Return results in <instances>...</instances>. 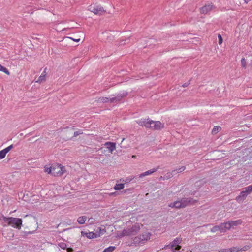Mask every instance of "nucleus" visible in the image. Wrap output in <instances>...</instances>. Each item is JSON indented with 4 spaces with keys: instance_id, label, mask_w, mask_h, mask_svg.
<instances>
[{
    "instance_id": "32",
    "label": "nucleus",
    "mask_w": 252,
    "mask_h": 252,
    "mask_svg": "<svg viewBox=\"0 0 252 252\" xmlns=\"http://www.w3.org/2000/svg\"><path fill=\"white\" fill-rule=\"evenodd\" d=\"M185 169V166H182L180 168L176 169L175 170L172 171V172H175V171H176L177 173H180L184 171Z\"/></svg>"
},
{
    "instance_id": "13",
    "label": "nucleus",
    "mask_w": 252,
    "mask_h": 252,
    "mask_svg": "<svg viewBox=\"0 0 252 252\" xmlns=\"http://www.w3.org/2000/svg\"><path fill=\"white\" fill-rule=\"evenodd\" d=\"M106 148L108 149L109 152L110 153H112L116 149V144L113 142H107L105 143Z\"/></svg>"
},
{
    "instance_id": "5",
    "label": "nucleus",
    "mask_w": 252,
    "mask_h": 252,
    "mask_svg": "<svg viewBox=\"0 0 252 252\" xmlns=\"http://www.w3.org/2000/svg\"><path fill=\"white\" fill-rule=\"evenodd\" d=\"M87 9L94 14L98 15H101L105 12V10L101 5L96 4L90 5Z\"/></svg>"
},
{
    "instance_id": "37",
    "label": "nucleus",
    "mask_w": 252,
    "mask_h": 252,
    "mask_svg": "<svg viewBox=\"0 0 252 252\" xmlns=\"http://www.w3.org/2000/svg\"><path fill=\"white\" fill-rule=\"evenodd\" d=\"M70 39H71V40H72L73 41H74L75 42H78L80 41V38H78V39H75V38H73L72 37H69Z\"/></svg>"
},
{
    "instance_id": "18",
    "label": "nucleus",
    "mask_w": 252,
    "mask_h": 252,
    "mask_svg": "<svg viewBox=\"0 0 252 252\" xmlns=\"http://www.w3.org/2000/svg\"><path fill=\"white\" fill-rule=\"evenodd\" d=\"M46 72L44 70L38 77V79L36 81V82L38 83H41L46 80Z\"/></svg>"
},
{
    "instance_id": "36",
    "label": "nucleus",
    "mask_w": 252,
    "mask_h": 252,
    "mask_svg": "<svg viewBox=\"0 0 252 252\" xmlns=\"http://www.w3.org/2000/svg\"><path fill=\"white\" fill-rule=\"evenodd\" d=\"M82 133H83V132L82 131H76L74 133V136H78V135H79L80 134H81Z\"/></svg>"
},
{
    "instance_id": "11",
    "label": "nucleus",
    "mask_w": 252,
    "mask_h": 252,
    "mask_svg": "<svg viewBox=\"0 0 252 252\" xmlns=\"http://www.w3.org/2000/svg\"><path fill=\"white\" fill-rule=\"evenodd\" d=\"M13 145H11L0 151V159L4 158L6 155L13 148Z\"/></svg>"
},
{
    "instance_id": "1",
    "label": "nucleus",
    "mask_w": 252,
    "mask_h": 252,
    "mask_svg": "<svg viewBox=\"0 0 252 252\" xmlns=\"http://www.w3.org/2000/svg\"><path fill=\"white\" fill-rule=\"evenodd\" d=\"M3 226H11L13 228L20 230L22 226V220L19 218L5 217L2 216L1 218Z\"/></svg>"
},
{
    "instance_id": "34",
    "label": "nucleus",
    "mask_w": 252,
    "mask_h": 252,
    "mask_svg": "<svg viewBox=\"0 0 252 252\" xmlns=\"http://www.w3.org/2000/svg\"><path fill=\"white\" fill-rule=\"evenodd\" d=\"M241 65H242V66L243 67V68H246V60L245 58H242L241 59Z\"/></svg>"
},
{
    "instance_id": "39",
    "label": "nucleus",
    "mask_w": 252,
    "mask_h": 252,
    "mask_svg": "<svg viewBox=\"0 0 252 252\" xmlns=\"http://www.w3.org/2000/svg\"><path fill=\"white\" fill-rule=\"evenodd\" d=\"M10 231L11 235L9 236V237H13L14 236V233L13 232V230L10 229Z\"/></svg>"
},
{
    "instance_id": "24",
    "label": "nucleus",
    "mask_w": 252,
    "mask_h": 252,
    "mask_svg": "<svg viewBox=\"0 0 252 252\" xmlns=\"http://www.w3.org/2000/svg\"><path fill=\"white\" fill-rule=\"evenodd\" d=\"M221 129V128L220 126H215L212 130V133L213 134H217L218 132H219L220 131Z\"/></svg>"
},
{
    "instance_id": "17",
    "label": "nucleus",
    "mask_w": 252,
    "mask_h": 252,
    "mask_svg": "<svg viewBox=\"0 0 252 252\" xmlns=\"http://www.w3.org/2000/svg\"><path fill=\"white\" fill-rule=\"evenodd\" d=\"M248 194L244 190L240 193V195L236 197V200L240 203L242 202L246 197Z\"/></svg>"
},
{
    "instance_id": "40",
    "label": "nucleus",
    "mask_w": 252,
    "mask_h": 252,
    "mask_svg": "<svg viewBox=\"0 0 252 252\" xmlns=\"http://www.w3.org/2000/svg\"><path fill=\"white\" fill-rule=\"evenodd\" d=\"M246 4H247L249 2L252 0H243Z\"/></svg>"
},
{
    "instance_id": "6",
    "label": "nucleus",
    "mask_w": 252,
    "mask_h": 252,
    "mask_svg": "<svg viewBox=\"0 0 252 252\" xmlns=\"http://www.w3.org/2000/svg\"><path fill=\"white\" fill-rule=\"evenodd\" d=\"M66 170L64 166L59 164H53L52 175L54 176H61Z\"/></svg>"
},
{
    "instance_id": "3",
    "label": "nucleus",
    "mask_w": 252,
    "mask_h": 252,
    "mask_svg": "<svg viewBox=\"0 0 252 252\" xmlns=\"http://www.w3.org/2000/svg\"><path fill=\"white\" fill-rule=\"evenodd\" d=\"M127 95V93L126 91H123L121 93L117 94V96L114 97L109 98L106 97H100L97 100L98 103H108V102H114L120 101L123 98L126 97Z\"/></svg>"
},
{
    "instance_id": "33",
    "label": "nucleus",
    "mask_w": 252,
    "mask_h": 252,
    "mask_svg": "<svg viewBox=\"0 0 252 252\" xmlns=\"http://www.w3.org/2000/svg\"><path fill=\"white\" fill-rule=\"evenodd\" d=\"M218 43L220 45L223 42V39L221 35L220 34H219L218 35Z\"/></svg>"
},
{
    "instance_id": "43",
    "label": "nucleus",
    "mask_w": 252,
    "mask_h": 252,
    "mask_svg": "<svg viewBox=\"0 0 252 252\" xmlns=\"http://www.w3.org/2000/svg\"><path fill=\"white\" fill-rule=\"evenodd\" d=\"M115 193V192H113V193H111V194L112 195V194H114Z\"/></svg>"
},
{
    "instance_id": "15",
    "label": "nucleus",
    "mask_w": 252,
    "mask_h": 252,
    "mask_svg": "<svg viewBox=\"0 0 252 252\" xmlns=\"http://www.w3.org/2000/svg\"><path fill=\"white\" fill-rule=\"evenodd\" d=\"M220 232H224L231 228V224L229 221L220 224Z\"/></svg>"
},
{
    "instance_id": "21",
    "label": "nucleus",
    "mask_w": 252,
    "mask_h": 252,
    "mask_svg": "<svg viewBox=\"0 0 252 252\" xmlns=\"http://www.w3.org/2000/svg\"><path fill=\"white\" fill-rule=\"evenodd\" d=\"M44 172L52 175L53 165H46L44 167Z\"/></svg>"
},
{
    "instance_id": "14",
    "label": "nucleus",
    "mask_w": 252,
    "mask_h": 252,
    "mask_svg": "<svg viewBox=\"0 0 252 252\" xmlns=\"http://www.w3.org/2000/svg\"><path fill=\"white\" fill-rule=\"evenodd\" d=\"M164 124L160 121H154L153 125V128L156 130H160L164 127Z\"/></svg>"
},
{
    "instance_id": "12",
    "label": "nucleus",
    "mask_w": 252,
    "mask_h": 252,
    "mask_svg": "<svg viewBox=\"0 0 252 252\" xmlns=\"http://www.w3.org/2000/svg\"><path fill=\"white\" fill-rule=\"evenodd\" d=\"M138 124L141 126H144L147 128H153V121L147 119L144 121H140Z\"/></svg>"
},
{
    "instance_id": "23",
    "label": "nucleus",
    "mask_w": 252,
    "mask_h": 252,
    "mask_svg": "<svg viewBox=\"0 0 252 252\" xmlns=\"http://www.w3.org/2000/svg\"><path fill=\"white\" fill-rule=\"evenodd\" d=\"M242 221L240 220H238L235 221H230L229 223L230 224H231V227L234 226H237L238 225H240L242 223Z\"/></svg>"
},
{
    "instance_id": "41",
    "label": "nucleus",
    "mask_w": 252,
    "mask_h": 252,
    "mask_svg": "<svg viewBox=\"0 0 252 252\" xmlns=\"http://www.w3.org/2000/svg\"><path fill=\"white\" fill-rule=\"evenodd\" d=\"M250 247L249 246H245L243 248V250H248V249H249Z\"/></svg>"
},
{
    "instance_id": "22",
    "label": "nucleus",
    "mask_w": 252,
    "mask_h": 252,
    "mask_svg": "<svg viewBox=\"0 0 252 252\" xmlns=\"http://www.w3.org/2000/svg\"><path fill=\"white\" fill-rule=\"evenodd\" d=\"M87 219V218L85 216H81L78 218L77 221L80 224H83L86 221Z\"/></svg>"
},
{
    "instance_id": "42",
    "label": "nucleus",
    "mask_w": 252,
    "mask_h": 252,
    "mask_svg": "<svg viewBox=\"0 0 252 252\" xmlns=\"http://www.w3.org/2000/svg\"><path fill=\"white\" fill-rule=\"evenodd\" d=\"M135 157H136V156H135V155H133V156H132V158H135Z\"/></svg>"
},
{
    "instance_id": "20",
    "label": "nucleus",
    "mask_w": 252,
    "mask_h": 252,
    "mask_svg": "<svg viewBox=\"0 0 252 252\" xmlns=\"http://www.w3.org/2000/svg\"><path fill=\"white\" fill-rule=\"evenodd\" d=\"M119 182H120L119 180L117 181V183L114 187V189L115 190H120L124 188V187H125L124 183H123L122 182L121 183H119Z\"/></svg>"
},
{
    "instance_id": "31",
    "label": "nucleus",
    "mask_w": 252,
    "mask_h": 252,
    "mask_svg": "<svg viewBox=\"0 0 252 252\" xmlns=\"http://www.w3.org/2000/svg\"><path fill=\"white\" fill-rule=\"evenodd\" d=\"M106 233V230L105 228H99V231L97 232V234L99 235V237Z\"/></svg>"
},
{
    "instance_id": "35",
    "label": "nucleus",
    "mask_w": 252,
    "mask_h": 252,
    "mask_svg": "<svg viewBox=\"0 0 252 252\" xmlns=\"http://www.w3.org/2000/svg\"><path fill=\"white\" fill-rule=\"evenodd\" d=\"M173 173H174V172H169V173H168L167 174V175H166L165 178H166V179H168V178H170L172 177H173Z\"/></svg>"
},
{
    "instance_id": "4",
    "label": "nucleus",
    "mask_w": 252,
    "mask_h": 252,
    "mask_svg": "<svg viewBox=\"0 0 252 252\" xmlns=\"http://www.w3.org/2000/svg\"><path fill=\"white\" fill-rule=\"evenodd\" d=\"M151 236V233L148 232H143L133 238V243L139 245H144L150 239Z\"/></svg>"
},
{
    "instance_id": "29",
    "label": "nucleus",
    "mask_w": 252,
    "mask_h": 252,
    "mask_svg": "<svg viewBox=\"0 0 252 252\" xmlns=\"http://www.w3.org/2000/svg\"><path fill=\"white\" fill-rule=\"evenodd\" d=\"M244 191L248 194L252 191V185H250L244 189Z\"/></svg>"
},
{
    "instance_id": "30",
    "label": "nucleus",
    "mask_w": 252,
    "mask_h": 252,
    "mask_svg": "<svg viewBox=\"0 0 252 252\" xmlns=\"http://www.w3.org/2000/svg\"><path fill=\"white\" fill-rule=\"evenodd\" d=\"M211 231L212 232H217V231H220V225H219V226H215L213 227L211 229Z\"/></svg>"
},
{
    "instance_id": "9",
    "label": "nucleus",
    "mask_w": 252,
    "mask_h": 252,
    "mask_svg": "<svg viewBox=\"0 0 252 252\" xmlns=\"http://www.w3.org/2000/svg\"><path fill=\"white\" fill-rule=\"evenodd\" d=\"M214 7L212 3H208L200 8V12L201 14H206L211 11Z\"/></svg>"
},
{
    "instance_id": "25",
    "label": "nucleus",
    "mask_w": 252,
    "mask_h": 252,
    "mask_svg": "<svg viewBox=\"0 0 252 252\" xmlns=\"http://www.w3.org/2000/svg\"><path fill=\"white\" fill-rule=\"evenodd\" d=\"M132 179H133V178L127 177V178H125V179L122 178V179L119 180V181L121 182H122L123 183H124V184H126V183H129L130 182H131V181Z\"/></svg>"
},
{
    "instance_id": "28",
    "label": "nucleus",
    "mask_w": 252,
    "mask_h": 252,
    "mask_svg": "<svg viewBox=\"0 0 252 252\" xmlns=\"http://www.w3.org/2000/svg\"><path fill=\"white\" fill-rule=\"evenodd\" d=\"M116 249L115 246H110L108 248H105L103 252H113Z\"/></svg>"
},
{
    "instance_id": "26",
    "label": "nucleus",
    "mask_w": 252,
    "mask_h": 252,
    "mask_svg": "<svg viewBox=\"0 0 252 252\" xmlns=\"http://www.w3.org/2000/svg\"><path fill=\"white\" fill-rule=\"evenodd\" d=\"M0 71L3 72L6 74L9 75L10 74V72L9 70L5 67L3 66L1 64H0Z\"/></svg>"
},
{
    "instance_id": "38",
    "label": "nucleus",
    "mask_w": 252,
    "mask_h": 252,
    "mask_svg": "<svg viewBox=\"0 0 252 252\" xmlns=\"http://www.w3.org/2000/svg\"><path fill=\"white\" fill-rule=\"evenodd\" d=\"M66 249L67 250L68 252H71L73 251V250L71 248H66Z\"/></svg>"
},
{
    "instance_id": "8",
    "label": "nucleus",
    "mask_w": 252,
    "mask_h": 252,
    "mask_svg": "<svg viewBox=\"0 0 252 252\" xmlns=\"http://www.w3.org/2000/svg\"><path fill=\"white\" fill-rule=\"evenodd\" d=\"M182 242V238L181 237L176 238L170 244V248L172 251L175 250H179L181 248V246L180 244Z\"/></svg>"
},
{
    "instance_id": "10",
    "label": "nucleus",
    "mask_w": 252,
    "mask_h": 252,
    "mask_svg": "<svg viewBox=\"0 0 252 252\" xmlns=\"http://www.w3.org/2000/svg\"><path fill=\"white\" fill-rule=\"evenodd\" d=\"M81 235L82 236H85L88 239L96 238L99 237V235L97 234V232L94 233V232H85L81 231Z\"/></svg>"
},
{
    "instance_id": "16",
    "label": "nucleus",
    "mask_w": 252,
    "mask_h": 252,
    "mask_svg": "<svg viewBox=\"0 0 252 252\" xmlns=\"http://www.w3.org/2000/svg\"><path fill=\"white\" fill-rule=\"evenodd\" d=\"M158 168H159L158 167H157V168H153V169H150V170H149L148 171H145V172L141 173L139 175V178H143V177H145L146 176L151 175L153 173H154L156 171H157L158 169Z\"/></svg>"
},
{
    "instance_id": "19",
    "label": "nucleus",
    "mask_w": 252,
    "mask_h": 252,
    "mask_svg": "<svg viewBox=\"0 0 252 252\" xmlns=\"http://www.w3.org/2000/svg\"><path fill=\"white\" fill-rule=\"evenodd\" d=\"M239 251V248L232 247L231 248L221 249L219 251V252H237Z\"/></svg>"
},
{
    "instance_id": "7",
    "label": "nucleus",
    "mask_w": 252,
    "mask_h": 252,
    "mask_svg": "<svg viewBox=\"0 0 252 252\" xmlns=\"http://www.w3.org/2000/svg\"><path fill=\"white\" fill-rule=\"evenodd\" d=\"M191 203V200L189 199H184L181 201H177L173 203H171L169 206L171 208H181L187 206L189 204Z\"/></svg>"
},
{
    "instance_id": "2",
    "label": "nucleus",
    "mask_w": 252,
    "mask_h": 252,
    "mask_svg": "<svg viewBox=\"0 0 252 252\" xmlns=\"http://www.w3.org/2000/svg\"><path fill=\"white\" fill-rule=\"evenodd\" d=\"M129 222H127L128 224ZM128 227L124 229L122 232L117 234V237L122 238L124 236H128L131 235H134L136 234L140 229L142 224H140L138 223H136L132 225L127 224Z\"/></svg>"
},
{
    "instance_id": "27",
    "label": "nucleus",
    "mask_w": 252,
    "mask_h": 252,
    "mask_svg": "<svg viewBox=\"0 0 252 252\" xmlns=\"http://www.w3.org/2000/svg\"><path fill=\"white\" fill-rule=\"evenodd\" d=\"M58 246L63 250H65L67 248L66 244L63 242L58 243Z\"/></svg>"
}]
</instances>
